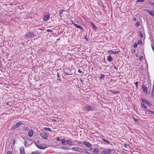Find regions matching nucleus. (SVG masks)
<instances>
[{
	"mask_svg": "<svg viewBox=\"0 0 154 154\" xmlns=\"http://www.w3.org/2000/svg\"><path fill=\"white\" fill-rule=\"evenodd\" d=\"M72 23L74 25V24H75V23H74L73 21H72Z\"/></svg>",
	"mask_w": 154,
	"mask_h": 154,
	"instance_id": "64",
	"label": "nucleus"
},
{
	"mask_svg": "<svg viewBox=\"0 0 154 154\" xmlns=\"http://www.w3.org/2000/svg\"><path fill=\"white\" fill-rule=\"evenodd\" d=\"M111 92H112V94H113L119 93V92H116L115 91H111Z\"/></svg>",
	"mask_w": 154,
	"mask_h": 154,
	"instance_id": "37",
	"label": "nucleus"
},
{
	"mask_svg": "<svg viewBox=\"0 0 154 154\" xmlns=\"http://www.w3.org/2000/svg\"><path fill=\"white\" fill-rule=\"evenodd\" d=\"M142 88L143 89V91L144 93H145L147 92V88L146 86L143 85L142 86Z\"/></svg>",
	"mask_w": 154,
	"mask_h": 154,
	"instance_id": "14",
	"label": "nucleus"
},
{
	"mask_svg": "<svg viewBox=\"0 0 154 154\" xmlns=\"http://www.w3.org/2000/svg\"><path fill=\"white\" fill-rule=\"evenodd\" d=\"M15 141L14 140V141L13 142V145H14H14H15Z\"/></svg>",
	"mask_w": 154,
	"mask_h": 154,
	"instance_id": "51",
	"label": "nucleus"
},
{
	"mask_svg": "<svg viewBox=\"0 0 154 154\" xmlns=\"http://www.w3.org/2000/svg\"><path fill=\"white\" fill-rule=\"evenodd\" d=\"M146 111L149 113H151L152 114H154V112L152 111L151 110H150L149 109H147L146 110Z\"/></svg>",
	"mask_w": 154,
	"mask_h": 154,
	"instance_id": "28",
	"label": "nucleus"
},
{
	"mask_svg": "<svg viewBox=\"0 0 154 154\" xmlns=\"http://www.w3.org/2000/svg\"><path fill=\"white\" fill-rule=\"evenodd\" d=\"M113 59L111 56H107V60L108 61L111 62L112 60Z\"/></svg>",
	"mask_w": 154,
	"mask_h": 154,
	"instance_id": "18",
	"label": "nucleus"
},
{
	"mask_svg": "<svg viewBox=\"0 0 154 154\" xmlns=\"http://www.w3.org/2000/svg\"><path fill=\"white\" fill-rule=\"evenodd\" d=\"M44 130L45 131H48L49 132H51L52 131V130H51V129L49 128H48V127H45L44 128Z\"/></svg>",
	"mask_w": 154,
	"mask_h": 154,
	"instance_id": "23",
	"label": "nucleus"
},
{
	"mask_svg": "<svg viewBox=\"0 0 154 154\" xmlns=\"http://www.w3.org/2000/svg\"><path fill=\"white\" fill-rule=\"evenodd\" d=\"M85 38L86 40L87 41H88V38H87V35H86L85 36Z\"/></svg>",
	"mask_w": 154,
	"mask_h": 154,
	"instance_id": "49",
	"label": "nucleus"
},
{
	"mask_svg": "<svg viewBox=\"0 0 154 154\" xmlns=\"http://www.w3.org/2000/svg\"><path fill=\"white\" fill-rule=\"evenodd\" d=\"M7 154H12L10 151H8L7 152Z\"/></svg>",
	"mask_w": 154,
	"mask_h": 154,
	"instance_id": "50",
	"label": "nucleus"
},
{
	"mask_svg": "<svg viewBox=\"0 0 154 154\" xmlns=\"http://www.w3.org/2000/svg\"><path fill=\"white\" fill-rule=\"evenodd\" d=\"M105 75L103 74H101L100 75V79H103L105 77Z\"/></svg>",
	"mask_w": 154,
	"mask_h": 154,
	"instance_id": "27",
	"label": "nucleus"
},
{
	"mask_svg": "<svg viewBox=\"0 0 154 154\" xmlns=\"http://www.w3.org/2000/svg\"><path fill=\"white\" fill-rule=\"evenodd\" d=\"M135 84L136 86V87L137 88L138 84V82L137 81L136 82H135Z\"/></svg>",
	"mask_w": 154,
	"mask_h": 154,
	"instance_id": "39",
	"label": "nucleus"
},
{
	"mask_svg": "<svg viewBox=\"0 0 154 154\" xmlns=\"http://www.w3.org/2000/svg\"><path fill=\"white\" fill-rule=\"evenodd\" d=\"M22 124H23V123L22 122H17L16 124L14 125L12 127L11 130L12 131L14 130Z\"/></svg>",
	"mask_w": 154,
	"mask_h": 154,
	"instance_id": "2",
	"label": "nucleus"
},
{
	"mask_svg": "<svg viewBox=\"0 0 154 154\" xmlns=\"http://www.w3.org/2000/svg\"><path fill=\"white\" fill-rule=\"evenodd\" d=\"M88 152V153H87V154H91V153H90L89 152Z\"/></svg>",
	"mask_w": 154,
	"mask_h": 154,
	"instance_id": "63",
	"label": "nucleus"
},
{
	"mask_svg": "<svg viewBox=\"0 0 154 154\" xmlns=\"http://www.w3.org/2000/svg\"><path fill=\"white\" fill-rule=\"evenodd\" d=\"M140 34H142V33H141V31H140L139 32V35Z\"/></svg>",
	"mask_w": 154,
	"mask_h": 154,
	"instance_id": "62",
	"label": "nucleus"
},
{
	"mask_svg": "<svg viewBox=\"0 0 154 154\" xmlns=\"http://www.w3.org/2000/svg\"><path fill=\"white\" fill-rule=\"evenodd\" d=\"M66 143L71 146H73L74 145L72 144L71 141L69 140H68L66 141Z\"/></svg>",
	"mask_w": 154,
	"mask_h": 154,
	"instance_id": "16",
	"label": "nucleus"
},
{
	"mask_svg": "<svg viewBox=\"0 0 154 154\" xmlns=\"http://www.w3.org/2000/svg\"><path fill=\"white\" fill-rule=\"evenodd\" d=\"M108 52L111 54H119V52L114 51L112 50H109L108 51Z\"/></svg>",
	"mask_w": 154,
	"mask_h": 154,
	"instance_id": "13",
	"label": "nucleus"
},
{
	"mask_svg": "<svg viewBox=\"0 0 154 154\" xmlns=\"http://www.w3.org/2000/svg\"><path fill=\"white\" fill-rule=\"evenodd\" d=\"M138 56H139V54H136V57H138Z\"/></svg>",
	"mask_w": 154,
	"mask_h": 154,
	"instance_id": "61",
	"label": "nucleus"
},
{
	"mask_svg": "<svg viewBox=\"0 0 154 154\" xmlns=\"http://www.w3.org/2000/svg\"><path fill=\"white\" fill-rule=\"evenodd\" d=\"M127 144H124V147H125V148H126L127 147Z\"/></svg>",
	"mask_w": 154,
	"mask_h": 154,
	"instance_id": "52",
	"label": "nucleus"
},
{
	"mask_svg": "<svg viewBox=\"0 0 154 154\" xmlns=\"http://www.w3.org/2000/svg\"><path fill=\"white\" fill-rule=\"evenodd\" d=\"M64 11V10H60L59 11V14H62L63 13V11Z\"/></svg>",
	"mask_w": 154,
	"mask_h": 154,
	"instance_id": "32",
	"label": "nucleus"
},
{
	"mask_svg": "<svg viewBox=\"0 0 154 154\" xmlns=\"http://www.w3.org/2000/svg\"><path fill=\"white\" fill-rule=\"evenodd\" d=\"M57 77H58L57 80L61 81H62L61 80L60 78V76L59 73L58 72L57 73Z\"/></svg>",
	"mask_w": 154,
	"mask_h": 154,
	"instance_id": "30",
	"label": "nucleus"
},
{
	"mask_svg": "<svg viewBox=\"0 0 154 154\" xmlns=\"http://www.w3.org/2000/svg\"><path fill=\"white\" fill-rule=\"evenodd\" d=\"M52 121L53 122H57V120L55 119H53L52 120Z\"/></svg>",
	"mask_w": 154,
	"mask_h": 154,
	"instance_id": "55",
	"label": "nucleus"
},
{
	"mask_svg": "<svg viewBox=\"0 0 154 154\" xmlns=\"http://www.w3.org/2000/svg\"><path fill=\"white\" fill-rule=\"evenodd\" d=\"M34 143L37 147H38V145H39V143H36V142H34Z\"/></svg>",
	"mask_w": 154,
	"mask_h": 154,
	"instance_id": "46",
	"label": "nucleus"
},
{
	"mask_svg": "<svg viewBox=\"0 0 154 154\" xmlns=\"http://www.w3.org/2000/svg\"><path fill=\"white\" fill-rule=\"evenodd\" d=\"M103 140L104 141V142H106L107 143H109V144H110V142L109 141H107V140H105L104 139H103Z\"/></svg>",
	"mask_w": 154,
	"mask_h": 154,
	"instance_id": "38",
	"label": "nucleus"
},
{
	"mask_svg": "<svg viewBox=\"0 0 154 154\" xmlns=\"http://www.w3.org/2000/svg\"><path fill=\"white\" fill-rule=\"evenodd\" d=\"M150 4H151L152 5H153V6H154V3H153V2H152V3H150Z\"/></svg>",
	"mask_w": 154,
	"mask_h": 154,
	"instance_id": "59",
	"label": "nucleus"
},
{
	"mask_svg": "<svg viewBox=\"0 0 154 154\" xmlns=\"http://www.w3.org/2000/svg\"><path fill=\"white\" fill-rule=\"evenodd\" d=\"M27 144V143L26 141H25V145L26 146V144Z\"/></svg>",
	"mask_w": 154,
	"mask_h": 154,
	"instance_id": "58",
	"label": "nucleus"
},
{
	"mask_svg": "<svg viewBox=\"0 0 154 154\" xmlns=\"http://www.w3.org/2000/svg\"><path fill=\"white\" fill-rule=\"evenodd\" d=\"M131 52H132V53H134L136 52V50H134V49H132L131 50Z\"/></svg>",
	"mask_w": 154,
	"mask_h": 154,
	"instance_id": "44",
	"label": "nucleus"
},
{
	"mask_svg": "<svg viewBox=\"0 0 154 154\" xmlns=\"http://www.w3.org/2000/svg\"><path fill=\"white\" fill-rule=\"evenodd\" d=\"M136 19H137L136 18H134L133 19V20L134 21H135L136 20Z\"/></svg>",
	"mask_w": 154,
	"mask_h": 154,
	"instance_id": "56",
	"label": "nucleus"
},
{
	"mask_svg": "<svg viewBox=\"0 0 154 154\" xmlns=\"http://www.w3.org/2000/svg\"><path fill=\"white\" fill-rule=\"evenodd\" d=\"M61 142L62 144L63 145L66 142V140L64 139H62L61 140Z\"/></svg>",
	"mask_w": 154,
	"mask_h": 154,
	"instance_id": "26",
	"label": "nucleus"
},
{
	"mask_svg": "<svg viewBox=\"0 0 154 154\" xmlns=\"http://www.w3.org/2000/svg\"><path fill=\"white\" fill-rule=\"evenodd\" d=\"M23 129L24 131L26 132L28 130L29 128L28 127H25L23 128Z\"/></svg>",
	"mask_w": 154,
	"mask_h": 154,
	"instance_id": "29",
	"label": "nucleus"
},
{
	"mask_svg": "<svg viewBox=\"0 0 154 154\" xmlns=\"http://www.w3.org/2000/svg\"><path fill=\"white\" fill-rule=\"evenodd\" d=\"M140 24V22L138 21L135 24L136 26H138Z\"/></svg>",
	"mask_w": 154,
	"mask_h": 154,
	"instance_id": "36",
	"label": "nucleus"
},
{
	"mask_svg": "<svg viewBox=\"0 0 154 154\" xmlns=\"http://www.w3.org/2000/svg\"><path fill=\"white\" fill-rule=\"evenodd\" d=\"M50 18L49 14L45 15L43 17V19L44 21H46L48 20Z\"/></svg>",
	"mask_w": 154,
	"mask_h": 154,
	"instance_id": "7",
	"label": "nucleus"
},
{
	"mask_svg": "<svg viewBox=\"0 0 154 154\" xmlns=\"http://www.w3.org/2000/svg\"><path fill=\"white\" fill-rule=\"evenodd\" d=\"M36 36V35L33 32H29L25 35V37L26 39H27L29 38H34Z\"/></svg>",
	"mask_w": 154,
	"mask_h": 154,
	"instance_id": "1",
	"label": "nucleus"
},
{
	"mask_svg": "<svg viewBox=\"0 0 154 154\" xmlns=\"http://www.w3.org/2000/svg\"><path fill=\"white\" fill-rule=\"evenodd\" d=\"M78 71L79 72L81 73L82 72L80 70V69H79L78 70Z\"/></svg>",
	"mask_w": 154,
	"mask_h": 154,
	"instance_id": "57",
	"label": "nucleus"
},
{
	"mask_svg": "<svg viewBox=\"0 0 154 154\" xmlns=\"http://www.w3.org/2000/svg\"><path fill=\"white\" fill-rule=\"evenodd\" d=\"M143 59V56L142 55L139 58V61H141Z\"/></svg>",
	"mask_w": 154,
	"mask_h": 154,
	"instance_id": "34",
	"label": "nucleus"
},
{
	"mask_svg": "<svg viewBox=\"0 0 154 154\" xmlns=\"http://www.w3.org/2000/svg\"><path fill=\"white\" fill-rule=\"evenodd\" d=\"M61 149H63L65 150H69L70 149V148H69L67 146H64L61 147Z\"/></svg>",
	"mask_w": 154,
	"mask_h": 154,
	"instance_id": "21",
	"label": "nucleus"
},
{
	"mask_svg": "<svg viewBox=\"0 0 154 154\" xmlns=\"http://www.w3.org/2000/svg\"><path fill=\"white\" fill-rule=\"evenodd\" d=\"M37 147L40 149H44L46 148V147L45 145L39 144V145H38Z\"/></svg>",
	"mask_w": 154,
	"mask_h": 154,
	"instance_id": "6",
	"label": "nucleus"
},
{
	"mask_svg": "<svg viewBox=\"0 0 154 154\" xmlns=\"http://www.w3.org/2000/svg\"><path fill=\"white\" fill-rule=\"evenodd\" d=\"M74 25L75 27L80 29H81L82 31H83L84 30V29L82 26H80L76 23L74 24Z\"/></svg>",
	"mask_w": 154,
	"mask_h": 154,
	"instance_id": "12",
	"label": "nucleus"
},
{
	"mask_svg": "<svg viewBox=\"0 0 154 154\" xmlns=\"http://www.w3.org/2000/svg\"><path fill=\"white\" fill-rule=\"evenodd\" d=\"M40 152L38 151H37L35 152H32L31 154H40Z\"/></svg>",
	"mask_w": 154,
	"mask_h": 154,
	"instance_id": "25",
	"label": "nucleus"
},
{
	"mask_svg": "<svg viewBox=\"0 0 154 154\" xmlns=\"http://www.w3.org/2000/svg\"><path fill=\"white\" fill-rule=\"evenodd\" d=\"M46 31L47 32H53V31L52 30H50V29H47V30H46Z\"/></svg>",
	"mask_w": 154,
	"mask_h": 154,
	"instance_id": "40",
	"label": "nucleus"
},
{
	"mask_svg": "<svg viewBox=\"0 0 154 154\" xmlns=\"http://www.w3.org/2000/svg\"><path fill=\"white\" fill-rule=\"evenodd\" d=\"M83 143L84 145L86 146L88 148H90L91 146V145L89 143L87 142L86 141L84 142Z\"/></svg>",
	"mask_w": 154,
	"mask_h": 154,
	"instance_id": "11",
	"label": "nucleus"
},
{
	"mask_svg": "<svg viewBox=\"0 0 154 154\" xmlns=\"http://www.w3.org/2000/svg\"><path fill=\"white\" fill-rule=\"evenodd\" d=\"M139 36L140 38H142L143 37V34H140L139 35Z\"/></svg>",
	"mask_w": 154,
	"mask_h": 154,
	"instance_id": "45",
	"label": "nucleus"
},
{
	"mask_svg": "<svg viewBox=\"0 0 154 154\" xmlns=\"http://www.w3.org/2000/svg\"><path fill=\"white\" fill-rule=\"evenodd\" d=\"M64 73L66 75H70V74H69V73H67L66 72H64Z\"/></svg>",
	"mask_w": 154,
	"mask_h": 154,
	"instance_id": "48",
	"label": "nucleus"
},
{
	"mask_svg": "<svg viewBox=\"0 0 154 154\" xmlns=\"http://www.w3.org/2000/svg\"><path fill=\"white\" fill-rule=\"evenodd\" d=\"M72 149L75 150V151H77V152H80L81 151V150L82 149L80 148H79V147H72Z\"/></svg>",
	"mask_w": 154,
	"mask_h": 154,
	"instance_id": "9",
	"label": "nucleus"
},
{
	"mask_svg": "<svg viewBox=\"0 0 154 154\" xmlns=\"http://www.w3.org/2000/svg\"><path fill=\"white\" fill-rule=\"evenodd\" d=\"M111 150L110 149H108L103 150L101 154H109L111 152Z\"/></svg>",
	"mask_w": 154,
	"mask_h": 154,
	"instance_id": "5",
	"label": "nucleus"
},
{
	"mask_svg": "<svg viewBox=\"0 0 154 154\" xmlns=\"http://www.w3.org/2000/svg\"><path fill=\"white\" fill-rule=\"evenodd\" d=\"M141 100L143 103H145L146 104H147V103H148L149 101L146 100L145 99L143 98H141Z\"/></svg>",
	"mask_w": 154,
	"mask_h": 154,
	"instance_id": "17",
	"label": "nucleus"
},
{
	"mask_svg": "<svg viewBox=\"0 0 154 154\" xmlns=\"http://www.w3.org/2000/svg\"><path fill=\"white\" fill-rule=\"evenodd\" d=\"M10 102H8L6 103V105H9V103Z\"/></svg>",
	"mask_w": 154,
	"mask_h": 154,
	"instance_id": "60",
	"label": "nucleus"
},
{
	"mask_svg": "<svg viewBox=\"0 0 154 154\" xmlns=\"http://www.w3.org/2000/svg\"><path fill=\"white\" fill-rule=\"evenodd\" d=\"M40 136L42 137L45 140L48 139V136L47 133L45 132H43L40 134Z\"/></svg>",
	"mask_w": 154,
	"mask_h": 154,
	"instance_id": "4",
	"label": "nucleus"
},
{
	"mask_svg": "<svg viewBox=\"0 0 154 154\" xmlns=\"http://www.w3.org/2000/svg\"><path fill=\"white\" fill-rule=\"evenodd\" d=\"M142 42L141 40H138L137 42V44L141 45L142 44Z\"/></svg>",
	"mask_w": 154,
	"mask_h": 154,
	"instance_id": "33",
	"label": "nucleus"
},
{
	"mask_svg": "<svg viewBox=\"0 0 154 154\" xmlns=\"http://www.w3.org/2000/svg\"><path fill=\"white\" fill-rule=\"evenodd\" d=\"M141 105L144 109H147V106L144 103H141Z\"/></svg>",
	"mask_w": 154,
	"mask_h": 154,
	"instance_id": "24",
	"label": "nucleus"
},
{
	"mask_svg": "<svg viewBox=\"0 0 154 154\" xmlns=\"http://www.w3.org/2000/svg\"><path fill=\"white\" fill-rule=\"evenodd\" d=\"M144 2V0H137L136 1V3H138L139 2Z\"/></svg>",
	"mask_w": 154,
	"mask_h": 154,
	"instance_id": "31",
	"label": "nucleus"
},
{
	"mask_svg": "<svg viewBox=\"0 0 154 154\" xmlns=\"http://www.w3.org/2000/svg\"><path fill=\"white\" fill-rule=\"evenodd\" d=\"M144 10L147 13L151 15L153 17H154V13L151 11L147 9H145Z\"/></svg>",
	"mask_w": 154,
	"mask_h": 154,
	"instance_id": "10",
	"label": "nucleus"
},
{
	"mask_svg": "<svg viewBox=\"0 0 154 154\" xmlns=\"http://www.w3.org/2000/svg\"><path fill=\"white\" fill-rule=\"evenodd\" d=\"M34 134L33 131L32 129H30L28 130V135L29 137H32Z\"/></svg>",
	"mask_w": 154,
	"mask_h": 154,
	"instance_id": "8",
	"label": "nucleus"
},
{
	"mask_svg": "<svg viewBox=\"0 0 154 154\" xmlns=\"http://www.w3.org/2000/svg\"><path fill=\"white\" fill-rule=\"evenodd\" d=\"M82 150H83V151H82V152H83V153H88V151L86 149H82Z\"/></svg>",
	"mask_w": 154,
	"mask_h": 154,
	"instance_id": "35",
	"label": "nucleus"
},
{
	"mask_svg": "<svg viewBox=\"0 0 154 154\" xmlns=\"http://www.w3.org/2000/svg\"><path fill=\"white\" fill-rule=\"evenodd\" d=\"M56 140H57V141H60V138H59V137H57V138Z\"/></svg>",
	"mask_w": 154,
	"mask_h": 154,
	"instance_id": "53",
	"label": "nucleus"
},
{
	"mask_svg": "<svg viewBox=\"0 0 154 154\" xmlns=\"http://www.w3.org/2000/svg\"><path fill=\"white\" fill-rule=\"evenodd\" d=\"M114 68L115 69H116V70H118V68L117 67H116V66H114Z\"/></svg>",
	"mask_w": 154,
	"mask_h": 154,
	"instance_id": "54",
	"label": "nucleus"
},
{
	"mask_svg": "<svg viewBox=\"0 0 154 154\" xmlns=\"http://www.w3.org/2000/svg\"><path fill=\"white\" fill-rule=\"evenodd\" d=\"M74 141H75V142H77L79 144H81L82 143V142H81V141H77L76 140H75Z\"/></svg>",
	"mask_w": 154,
	"mask_h": 154,
	"instance_id": "42",
	"label": "nucleus"
},
{
	"mask_svg": "<svg viewBox=\"0 0 154 154\" xmlns=\"http://www.w3.org/2000/svg\"><path fill=\"white\" fill-rule=\"evenodd\" d=\"M91 23L92 25V27L93 29H94V31H96V30L97 29V28L95 26V24H94L92 22H91Z\"/></svg>",
	"mask_w": 154,
	"mask_h": 154,
	"instance_id": "19",
	"label": "nucleus"
},
{
	"mask_svg": "<svg viewBox=\"0 0 154 154\" xmlns=\"http://www.w3.org/2000/svg\"><path fill=\"white\" fill-rule=\"evenodd\" d=\"M147 105L149 106H150L152 105V104L149 102H148V103H147Z\"/></svg>",
	"mask_w": 154,
	"mask_h": 154,
	"instance_id": "41",
	"label": "nucleus"
},
{
	"mask_svg": "<svg viewBox=\"0 0 154 154\" xmlns=\"http://www.w3.org/2000/svg\"><path fill=\"white\" fill-rule=\"evenodd\" d=\"M137 44H135L134 45V48H136L137 47Z\"/></svg>",
	"mask_w": 154,
	"mask_h": 154,
	"instance_id": "43",
	"label": "nucleus"
},
{
	"mask_svg": "<svg viewBox=\"0 0 154 154\" xmlns=\"http://www.w3.org/2000/svg\"><path fill=\"white\" fill-rule=\"evenodd\" d=\"M34 143L37 147H38V145H39V143H36V142H34Z\"/></svg>",
	"mask_w": 154,
	"mask_h": 154,
	"instance_id": "47",
	"label": "nucleus"
},
{
	"mask_svg": "<svg viewBox=\"0 0 154 154\" xmlns=\"http://www.w3.org/2000/svg\"><path fill=\"white\" fill-rule=\"evenodd\" d=\"M99 152V149L97 148H95L93 150V152L94 153H97Z\"/></svg>",
	"mask_w": 154,
	"mask_h": 154,
	"instance_id": "22",
	"label": "nucleus"
},
{
	"mask_svg": "<svg viewBox=\"0 0 154 154\" xmlns=\"http://www.w3.org/2000/svg\"><path fill=\"white\" fill-rule=\"evenodd\" d=\"M151 95L152 97H154V84H153L152 86V89L151 93Z\"/></svg>",
	"mask_w": 154,
	"mask_h": 154,
	"instance_id": "20",
	"label": "nucleus"
},
{
	"mask_svg": "<svg viewBox=\"0 0 154 154\" xmlns=\"http://www.w3.org/2000/svg\"><path fill=\"white\" fill-rule=\"evenodd\" d=\"M85 108L88 111H93L95 109V108L93 106H91L89 105H87L86 106Z\"/></svg>",
	"mask_w": 154,
	"mask_h": 154,
	"instance_id": "3",
	"label": "nucleus"
},
{
	"mask_svg": "<svg viewBox=\"0 0 154 154\" xmlns=\"http://www.w3.org/2000/svg\"><path fill=\"white\" fill-rule=\"evenodd\" d=\"M20 154H25L24 149L23 147L22 148H20Z\"/></svg>",
	"mask_w": 154,
	"mask_h": 154,
	"instance_id": "15",
	"label": "nucleus"
}]
</instances>
